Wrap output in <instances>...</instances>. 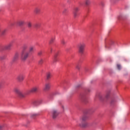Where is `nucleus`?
<instances>
[{
    "label": "nucleus",
    "instance_id": "1",
    "mask_svg": "<svg viewBox=\"0 0 130 130\" xmlns=\"http://www.w3.org/2000/svg\"><path fill=\"white\" fill-rule=\"evenodd\" d=\"M29 54H30L28 51H22L21 54L22 60H23L24 61H25V60H26L27 58L29 57Z\"/></svg>",
    "mask_w": 130,
    "mask_h": 130
},
{
    "label": "nucleus",
    "instance_id": "2",
    "mask_svg": "<svg viewBox=\"0 0 130 130\" xmlns=\"http://www.w3.org/2000/svg\"><path fill=\"white\" fill-rule=\"evenodd\" d=\"M19 57H20V53L18 52H16L12 58L11 60V63H16L17 61L19 60Z\"/></svg>",
    "mask_w": 130,
    "mask_h": 130
},
{
    "label": "nucleus",
    "instance_id": "3",
    "mask_svg": "<svg viewBox=\"0 0 130 130\" xmlns=\"http://www.w3.org/2000/svg\"><path fill=\"white\" fill-rule=\"evenodd\" d=\"M89 109L85 110L84 111V114L82 116V121L83 122L86 121L88 119V115L87 114L89 113Z\"/></svg>",
    "mask_w": 130,
    "mask_h": 130
},
{
    "label": "nucleus",
    "instance_id": "4",
    "mask_svg": "<svg viewBox=\"0 0 130 130\" xmlns=\"http://www.w3.org/2000/svg\"><path fill=\"white\" fill-rule=\"evenodd\" d=\"M39 90V86H35L32 87L29 90L28 93H37V91Z\"/></svg>",
    "mask_w": 130,
    "mask_h": 130
},
{
    "label": "nucleus",
    "instance_id": "5",
    "mask_svg": "<svg viewBox=\"0 0 130 130\" xmlns=\"http://www.w3.org/2000/svg\"><path fill=\"white\" fill-rule=\"evenodd\" d=\"M53 118L54 119L57 117L59 113L56 110H53L51 112Z\"/></svg>",
    "mask_w": 130,
    "mask_h": 130
},
{
    "label": "nucleus",
    "instance_id": "6",
    "mask_svg": "<svg viewBox=\"0 0 130 130\" xmlns=\"http://www.w3.org/2000/svg\"><path fill=\"white\" fill-rule=\"evenodd\" d=\"M79 11H80V8H79V7H76L74 9V11L73 12L74 18H77V17L79 16V13H78Z\"/></svg>",
    "mask_w": 130,
    "mask_h": 130
},
{
    "label": "nucleus",
    "instance_id": "7",
    "mask_svg": "<svg viewBox=\"0 0 130 130\" xmlns=\"http://www.w3.org/2000/svg\"><path fill=\"white\" fill-rule=\"evenodd\" d=\"M50 90V83H47L45 84L44 87V91H49Z\"/></svg>",
    "mask_w": 130,
    "mask_h": 130
},
{
    "label": "nucleus",
    "instance_id": "8",
    "mask_svg": "<svg viewBox=\"0 0 130 130\" xmlns=\"http://www.w3.org/2000/svg\"><path fill=\"white\" fill-rule=\"evenodd\" d=\"M15 92L16 93V94H18L19 96H20L21 98H24L25 97V94H23V93L21 92L18 89H15Z\"/></svg>",
    "mask_w": 130,
    "mask_h": 130
},
{
    "label": "nucleus",
    "instance_id": "9",
    "mask_svg": "<svg viewBox=\"0 0 130 130\" xmlns=\"http://www.w3.org/2000/svg\"><path fill=\"white\" fill-rule=\"evenodd\" d=\"M16 80H17L18 82H23V81L24 80V75L22 74L18 75L17 77Z\"/></svg>",
    "mask_w": 130,
    "mask_h": 130
},
{
    "label": "nucleus",
    "instance_id": "10",
    "mask_svg": "<svg viewBox=\"0 0 130 130\" xmlns=\"http://www.w3.org/2000/svg\"><path fill=\"white\" fill-rule=\"evenodd\" d=\"M78 52L79 54H82V44L80 43L77 45Z\"/></svg>",
    "mask_w": 130,
    "mask_h": 130
},
{
    "label": "nucleus",
    "instance_id": "11",
    "mask_svg": "<svg viewBox=\"0 0 130 130\" xmlns=\"http://www.w3.org/2000/svg\"><path fill=\"white\" fill-rule=\"evenodd\" d=\"M34 51H35V47L34 46H31L30 47H29V51H28V52H29V53L30 54L33 53Z\"/></svg>",
    "mask_w": 130,
    "mask_h": 130
},
{
    "label": "nucleus",
    "instance_id": "12",
    "mask_svg": "<svg viewBox=\"0 0 130 130\" xmlns=\"http://www.w3.org/2000/svg\"><path fill=\"white\" fill-rule=\"evenodd\" d=\"M13 44L12 43H10L8 45H7L4 47V49L6 50H10L11 49V47L12 46Z\"/></svg>",
    "mask_w": 130,
    "mask_h": 130
},
{
    "label": "nucleus",
    "instance_id": "13",
    "mask_svg": "<svg viewBox=\"0 0 130 130\" xmlns=\"http://www.w3.org/2000/svg\"><path fill=\"white\" fill-rule=\"evenodd\" d=\"M82 84L81 83H78L75 86V90H76V91H79V90H80Z\"/></svg>",
    "mask_w": 130,
    "mask_h": 130
},
{
    "label": "nucleus",
    "instance_id": "14",
    "mask_svg": "<svg viewBox=\"0 0 130 130\" xmlns=\"http://www.w3.org/2000/svg\"><path fill=\"white\" fill-rule=\"evenodd\" d=\"M58 61V58H57V54L54 55L53 60V63H55Z\"/></svg>",
    "mask_w": 130,
    "mask_h": 130
},
{
    "label": "nucleus",
    "instance_id": "15",
    "mask_svg": "<svg viewBox=\"0 0 130 130\" xmlns=\"http://www.w3.org/2000/svg\"><path fill=\"white\" fill-rule=\"evenodd\" d=\"M88 126V123H87L86 121H82V128H86Z\"/></svg>",
    "mask_w": 130,
    "mask_h": 130
},
{
    "label": "nucleus",
    "instance_id": "16",
    "mask_svg": "<svg viewBox=\"0 0 130 130\" xmlns=\"http://www.w3.org/2000/svg\"><path fill=\"white\" fill-rule=\"evenodd\" d=\"M17 25H19V26H23L24 24H25V21L24 20H19L17 22Z\"/></svg>",
    "mask_w": 130,
    "mask_h": 130
},
{
    "label": "nucleus",
    "instance_id": "17",
    "mask_svg": "<svg viewBox=\"0 0 130 130\" xmlns=\"http://www.w3.org/2000/svg\"><path fill=\"white\" fill-rule=\"evenodd\" d=\"M51 76H52V74L51 73H50V72H48V73H47V75H46L47 80H49L51 78Z\"/></svg>",
    "mask_w": 130,
    "mask_h": 130
},
{
    "label": "nucleus",
    "instance_id": "18",
    "mask_svg": "<svg viewBox=\"0 0 130 130\" xmlns=\"http://www.w3.org/2000/svg\"><path fill=\"white\" fill-rule=\"evenodd\" d=\"M34 12L36 14H39L40 13V9L38 8H36L34 10Z\"/></svg>",
    "mask_w": 130,
    "mask_h": 130
},
{
    "label": "nucleus",
    "instance_id": "19",
    "mask_svg": "<svg viewBox=\"0 0 130 130\" xmlns=\"http://www.w3.org/2000/svg\"><path fill=\"white\" fill-rule=\"evenodd\" d=\"M116 102V98H112L111 100V103L114 104Z\"/></svg>",
    "mask_w": 130,
    "mask_h": 130
},
{
    "label": "nucleus",
    "instance_id": "20",
    "mask_svg": "<svg viewBox=\"0 0 130 130\" xmlns=\"http://www.w3.org/2000/svg\"><path fill=\"white\" fill-rule=\"evenodd\" d=\"M82 103L83 104H87L88 103V100L85 98L82 99Z\"/></svg>",
    "mask_w": 130,
    "mask_h": 130
},
{
    "label": "nucleus",
    "instance_id": "21",
    "mask_svg": "<svg viewBox=\"0 0 130 130\" xmlns=\"http://www.w3.org/2000/svg\"><path fill=\"white\" fill-rule=\"evenodd\" d=\"M85 5L86 6H89L91 5V1L90 0H86L85 1Z\"/></svg>",
    "mask_w": 130,
    "mask_h": 130
},
{
    "label": "nucleus",
    "instance_id": "22",
    "mask_svg": "<svg viewBox=\"0 0 130 130\" xmlns=\"http://www.w3.org/2000/svg\"><path fill=\"white\" fill-rule=\"evenodd\" d=\"M39 115V114H32L31 115V117H32V118H35L36 116H38Z\"/></svg>",
    "mask_w": 130,
    "mask_h": 130
},
{
    "label": "nucleus",
    "instance_id": "23",
    "mask_svg": "<svg viewBox=\"0 0 130 130\" xmlns=\"http://www.w3.org/2000/svg\"><path fill=\"white\" fill-rule=\"evenodd\" d=\"M68 12V9H64L62 11L63 15H66Z\"/></svg>",
    "mask_w": 130,
    "mask_h": 130
},
{
    "label": "nucleus",
    "instance_id": "24",
    "mask_svg": "<svg viewBox=\"0 0 130 130\" xmlns=\"http://www.w3.org/2000/svg\"><path fill=\"white\" fill-rule=\"evenodd\" d=\"M80 69H81V65H80L79 64H77L76 66V69L77 70V71H80Z\"/></svg>",
    "mask_w": 130,
    "mask_h": 130
},
{
    "label": "nucleus",
    "instance_id": "25",
    "mask_svg": "<svg viewBox=\"0 0 130 130\" xmlns=\"http://www.w3.org/2000/svg\"><path fill=\"white\" fill-rule=\"evenodd\" d=\"M31 104H32V105H34L35 106H36V105H37V101H33L32 102Z\"/></svg>",
    "mask_w": 130,
    "mask_h": 130
},
{
    "label": "nucleus",
    "instance_id": "26",
    "mask_svg": "<svg viewBox=\"0 0 130 130\" xmlns=\"http://www.w3.org/2000/svg\"><path fill=\"white\" fill-rule=\"evenodd\" d=\"M27 26H28V28H31L32 27V23L28 22L27 23Z\"/></svg>",
    "mask_w": 130,
    "mask_h": 130
},
{
    "label": "nucleus",
    "instance_id": "27",
    "mask_svg": "<svg viewBox=\"0 0 130 130\" xmlns=\"http://www.w3.org/2000/svg\"><path fill=\"white\" fill-rule=\"evenodd\" d=\"M117 68L118 70H121V66L119 64H117Z\"/></svg>",
    "mask_w": 130,
    "mask_h": 130
},
{
    "label": "nucleus",
    "instance_id": "28",
    "mask_svg": "<svg viewBox=\"0 0 130 130\" xmlns=\"http://www.w3.org/2000/svg\"><path fill=\"white\" fill-rule=\"evenodd\" d=\"M85 47H86V45H85V44H83L82 45V51L84 50V48H85Z\"/></svg>",
    "mask_w": 130,
    "mask_h": 130
},
{
    "label": "nucleus",
    "instance_id": "29",
    "mask_svg": "<svg viewBox=\"0 0 130 130\" xmlns=\"http://www.w3.org/2000/svg\"><path fill=\"white\" fill-rule=\"evenodd\" d=\"M39 64H42L43 63V59H41L39 61Z\"/></svg>",
    "mask_w": 130,
    "mask_h": 130
},
{
    "label": "nucleus",
    "instance_id": "30",
    "mask_svg": "<svg viewBox=\"0 0 130 130\" xmlns=\"http://www.w3.org/2000/svg\"><path fill=\"white\" fill-rule=\"evenodd\" d=\"M39 27H40V24H39V23H37V24L35 25V27H36V28H39Z\"/></svg>",
    "mask_w": 130,
    "mask_h": 130
},
{
    "label": "nucleus",
    "instance_id": "31",
    "mask_svg": "<svg viewBox=\"0 0 130 130\" xmlns=\"http://www.w3.org/2000/svg\"><path fill=\"white\" fill-rule=\"evenodd\" d=\"M61 44H62L63 45H64L66 44V41H64V40H62L61 41Z\"/></svg>",
    "mask_w": 130,
    "mask_h": 130
},
{
    "label": "nucleus",
    "instance_id": "32",
    "mask_svg": "<svg viewBox=\"0 0 130 130\" xmlns=\"http://www.w3.org/2000/svg\"><path fill=\"white\" fill-rule=\"evenodd\" d=\"M6 29H4L2 31V35H5V33H6Z\"/></svg>",
    "mask_w": 130,
    "mask_h": 130
},
{
    "label": "nucleus",
    "instance_id": "33",
    "mask_svg": "<svg viewBox=\"0 0 130 130\" xmlns=\"http://www.w3.org/2000/svg\"><path fill=\"white\" fill-rule=\"evenodd\" d=\"M38 55L40 56V55H42V51H39L38 53Z\"/></svg>",
    "mask_w": 130,
    "mask_h": 130
},
{
    "label": "nucleus",
    "instance_id": "34",
    "mask_svg": "<svg viewBox=\"0 0 130 130\" xmlns=\"http://www.w3.org/2000/svg\"><path fill=\"white\" fill-rule=\"evenodd\" d=\"M54 41V39H51L50 41V43H52Z\"/></svg>",
    "mask_w": 130,
    "mask_h": 130
},
{
    "label": "nucleus",
    "instance_id": "35",
    "mask_svg": "<svg viewBox=\"0 0 130 130\" xmlns=\"http://www.w3.org/2000/svg\"><path fill=\"white\" fill-rule=\"evenodd\" d=\"M15 24H16V22H12L10 25L11 26H14V25H15Z\"/></svg>",
    "mask_w": 130,
    "mask_h": 130
},
{
    "label": "nucleus",
    "instance_id": "36",
    "mask_svg": "<svg viewBox=\"0 0 130 130\" xmlns=\"http://www.w3.org/2000/svg\"><path fill=\"white\" fill-rule=\"evenodd\" d=\"M109 97V93H108V94H106V98H108Z\"/></svg>",
    "mask_w": 130,
    "mask_h": 130
},
{
    "label": "nucleus",
    "instance_id": "37",
    "mask_svg": "<svg viewBox=\"0 0 130 130\" xmlns=\"http://www.w3.org/2000/svg\"><path fill=\"white\" fill-rule=\"evenodd\" d=\"M5 58H6V56L1 57V59H5Z\"/></svg>",
    "mask_w": 130,
    "mask_h": 130
},
{
    "label": "nucleus",
    "instance_id": "38",
    "mask_svg": "<svg viewBox=\"0 0 130 130\" xmlns=\"http://www.w3.org/2000/svg\"><path fill=\"white\" fill-rule=\"evenodd\" d=\"M78 98H79V99H81V93L78 94Z\"/></svg>",
    "mask_w": 130,
    "mask_h": 130
},
{
    "label": "nucleus",
    "instance_id": "39",
    "mask_svg": "<svg viewBox=\"0 0 130 130\" xmlns=\"http://www.w3.org/2000/svg\"><path fill=\"white\" fill-rule=\"evenodd\" d=\"M0 130H3V127L2 126H0Z\"/></svg>",
    "mask_w": 130,
    "mask_h": 130
},
{
    "label": "nucleus",
    "instance_id": "40",
    "mask_svg": "<svg viewBox=\"0 0 130 130\" xmlns=\"http://www.w3.org/2000/svg\"><path fill=\"white\" fill-rule=\"evenodd\" d=\"M62 108L63 109H64V107L63 106H62Z\"/></svg>",
    "mask_w": 130,
    "mask_h": 130
},
{
    "label": "nucleus",
    "instance_id": "41",
    "mask_svg": "<svg viewBox=\"0 0 130 130\" xmlns=\"http://www.w3.org/2000/svg\"><path fill=\"white\" fill-rule=\"evenodd\" d=\"M0 88H2V84H0Z\"/></svg>",
    "mask_w": 130,
    "mask_h": 130
},
{
    "label": "nucleus",
    "instance_id": "42",
    "mask_svg": "<svg viewBox=\"0 0 130 130\" xmlns=\"http://www.w3.org/2000/svg\"><path fill=\"white\" fill-rule=\"evenodd\" d=\"M0 31H1V28H0Z\"/></svg>",
    "mask_w": 130,
    "mask_h": 130
}]
</instances>
